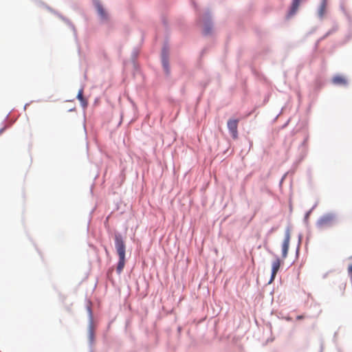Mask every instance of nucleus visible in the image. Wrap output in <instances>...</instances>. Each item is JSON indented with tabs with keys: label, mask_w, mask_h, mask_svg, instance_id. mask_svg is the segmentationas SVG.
Wrapping results in <instances>:
<instances>
[{
	"label": "nucleus",
	"mask_w": 352,
	"mask_h": 352,
	"mask_svg": "<svg viewBox=\"0 0 352 352\" xmlns=\"http://www.w3.org/2000/svg\"><path fill=\"white\" fill-rule=\"evenodd\" d=\"M238 123L239 120L236 119H230L228 121V128L230 131L233 138L236 139L238 136Z\"/></svg>",
	"instance_id": "4"
},
{
	"label": "nucleus",
	"mask_w": 352,
	"mask_h": 352,
	"mask_svg": "<svg viewBox=\"0 0 352 352\" xmlns=\"http://www.w3.org/2000/svg\"><path fill=\"white\" fill-rule=\"evenodd\" d=\"M204 33H205L206 34H208V33H209V29H208V28H205V30H204Z\"/></svg>",
	"instance_id": "13"
},
{
	"label": "nucleus",
	"mask_w": 352,
	"mask_h": 352,
	"mask_svg": "<svg viewBox=\"0 0 352 352\" xmlns=\"http://www.w3.org/2000/svg\"><path fill=\"white\" fill-rule=\"evenodd\" d=\"M337 221L336 215L328 213L320 217L316 222V226L320 229H324L332 226Z\"/></svg>",
	"instance_id": "2"
},
{
	"label": "nucleus",
	"mask_w": 352,
	"mask_h": 352,
	"mask_svg": "<svg viewBox=\"0 0 352 352\" xmlns=\"http://www.w3.org/2000/svg\"><path fill=\"white\" fill-rule=\"evenodd\" d=\"M327 6V0H322L321 4H320L319 10H318V15L320 17H323V16L325 14Z\"/></svg>",
	"instance_id": "8"
},
{
	"label": "nucleus",
	"mask_w": 352,
	"mask_h": 352,
	"mask_svg": "<svg viewBox=\"0 0 352 352\" xmlns=\"http://www.w3.org/2000/svg\"><path fill=\"white\" fill-rule=\"evenodd\" d=\"M301 1L302 0H293L290 10L289 11L287 14L288 18L292 16L294 14H296Z\"/></svg>",
	"instance_id": "6"
},
{
	"label": "nucleus",
	"mask_w": 352,
	"mask_h": 352,
	"mask_svg": "<svg viewBox=\"0 0 352 352\" xmlns=\"http://www.w3.org/2000/svg\"><path fill=\"white\" fill-rule=\"evenodd\" d=\"M332 82L335 85H346V80L342 76H336L332 78Z\"/></svg>",
	"instance_id": "7"
},
{
	"label": "nucleus",
	"mask_w": 352,
	"mask_h": 352,
	"mask_svg": "<svg viewBox=\"0 0 352 352\" xmlns=\"http://www.w3.org/2000/svg\"><path fill=\"white\" fill-rule=\"evenodd\" d=\"M114 240L116 250L119 257L116 270L118 274H120L125 265L126 245L122 236L120 234H115Z\"/></svg>",
	"instance_id": "1"
},
{
	"label": "nucleus",
	"mask_w": 352,
	"mask_h": 352,
	"mask_svg": "<svg viewBox=\"0 0 352 352\" xmlns=\"http://www.w3.org/2000/svg\"><path fill=\"white\" fill-rule=\"evenodd\" d=\"M281 261L279 258H276L273 262H272V275H271V278H270V283H271L275 278L276 276V274L278 272V271L280 269V267L281 265Z\"/></svg>",
	"instance_id": "5"
},
{
	"label": "nucleus",
	"mask_w": 352,
	"mask_h": 352,
	"mask_svg": "<svg viewBox=\"0 0 352 352\" xmlns=\"http://www.w3.org/2000/svg\"><path fill=\"white\" fill-rule=\"evenodd\" d=\"M304 318H305V317H304V316H302V315H300V316H298L296 317V319L299 320H302V319H303Z\"/></svg>",
	"instance_id": "12"
},
{
	"label": "nucleus",
	"mask_w": 352,
	"mask_h": 352,
	"mask_svg": "<svg viewBox=\"0 0 352 352\" xmlns=\"http://www.w3.org/2000/svg\"><path fill=\"white\" fill-rule=\"evenodd\" d=\"M78 100L80 102L82 106L83 107H86L87 106V100L83 96V89H81L78 91L77 95Z\"/></svg>",
	"instance_id": "9"
},
{
	"label": "nucleus",
	"mask_w": 352,
	"mask_h": 352,
	"mask_svg": "<svg viewBox=\"0 0 352 352\" xmlns=\"http://www.w3.org/2000/svg\"><path fill=\"white\" fill-rule=\"evenodd\" d=\"M162 63H163V66L165 69V70L168 72V60L165 58H163L162 59Z\"/></svg>",
	"instance_id": "11"
},
{
	"label": "nucleus",
	"mask_w": 352,
	"mask_h": 352,
	"mask_svg": "<svg viewBox=\"0 0 352 352\" xmlns=\"http://www.w3.org/2000/svg\"><path fill=\"white\" fill-rule=\"evenodd\" d=\"M3 129L0 130V133L3 131Z\"/></svg>",
	"instance_id": "14"
},
{
	"label": "nucleus",
	"mask_w": 352,
	"mask_h": 352,
	"mask_svg": "<svg viewBox=\"0 0 352 352\" xmlns=\"http://www.w3.org/2000/svg\"><path fill=\"white\" fill-rule=\"evenodd\" d=\"M290 242V232L287 230L285 234V239L282 245V256L285 258L287 256L289 246Z\"/></svg>",
	"instance_id": "3"
},
{
	"label": "nucleus",
	"mask_w": 352,
	"mask_h": 352,
	"mask_svg": "<svg viewBox=\"0 0 352 352\" xmlns=\"http://www.w3.org/2000/svg\"><path fill=\"white\" fill-rule=\"evenodd\" d=\"M96 8H97V10H98L99 14L101 16V17L105 18L106 14H105L104 10L103 9L102 6L100 3H97Z\"/></svg>",
	"instance_id": "10"
}]
</instances>
